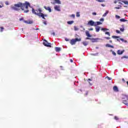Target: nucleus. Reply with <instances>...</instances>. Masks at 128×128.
Instances as JSON below:
<instances>
[{"mask_svg":"<svg viewBox=\"0 0 128 128\" xmlns=\"http://www.w3.org/2000/svg\"><path fill=\"white\" fill-rule=\"evenodd\" d=\"M32 12L33 14H36V16H40V18H44V20H46L44 16H46V15H44V14L42 13V8H38L34 10V8H32Z\"/></svg>","mask_w":128,"mask_h":128,"instance_id":"1","label":"nucleus"},{"mask_svg":"<svg viewBox=\"0 0 128 128\" xmlns=\"http://www.w3.org/2000/svg\"><path fill=\"white\" fill-rule=\"evenodd\" d=\"M12 10H24V3L18 2L17 4H14V6L12 7Z\"/></svg>","mask_w":128,"mask_h":128,"instance_id":"2","label":"nucleus"},{"mask_svg":"<svg viewBox=\"0 0 128 128\" xmlns=\"http://www.w3.org/2000/svg\"><path fill=\"white\" fill-rule=\"evenodd\" d=\"M24 6L26 10H24V12L25 14L30 12V10H28V6L29 8H32V6H30V4L28 2H26L24 3H23V8Z\"/></svg>","mask_w":128,"mask_h":128,"instance_id":"3","label":"nucleus"},{"mask_svg":"<svg viewBox=\"0 0 128 128\" xmlns=\"http://www.w3.org/2000/svg\"><path fill=\"white\" fill-rule=\"evenodd\" d=\"M51 4H62V2L60 0H51Z\"/></svg>","mask_w":128,"mask_h":128,"instance_id":"4","label":"nucleus"},{"mask_svg":"<svg viewBox=\"0 0 128 128\" xmlns=\"http://www.w3.org/2000/svg\"><path fill=\"white\" fill-rule=\"evenodd\" d=\"M88 26H96V22L92 20H90L88 23Z\"/></svg>","mask_w":128,"mask_h":128,"instance_id":"5","label":"nucleus"},{"mask_svg":"<svg viewBox=\"0 0 128 128\" xmlns=\"http://www.w3.org/2000/svg\"><path fill=\"white\" fill-rule=\"evenodd\" d=\"M54 10H56V12H60V6L56 5L54 6Z\"/></svg>","mask_w":128,"mask_h":128,"instance_id":"6","label":"nucleus"},{"mask_svg":"<svg viewBox=\"0 0 128 128\" xmlns=\"http://www.w3.org/2000/svg\"><path fill=\"white\" fill-rule=\"evenodd\" d=\"M102 40V39H100V38H92L90 39L92 42H98V40Z\"/></svg>","mask_w":128,"mask_h":128,"instance_id":"7","label":"nucleus"},{"mask_svg":"<svg viewBox=\"0 0 128 128\" xmlns=\"http://www.w3.org/2000/svg\"><path fill=\"white\" fill-rule=\"evenodd\" d=\"M43 44L45 46H47L48 48V41H46V40H43Z\"/></svg>","mask_w":128,"mask_h":128,"instance_id":"8","label":"nucleus"},{"mask_svg":"<svg viewBox=\"0 0 128 128\" xmlns=\"http://www.w3.org/2000/svg\"><path fill=\"white\" fill-rule=\"evenodd\" d=\"M124 52V50H118L117 54H119L120 56V54H122Z\"/></svg>","mask_w":128,"mask_h":128,"instance_id":"9","label":"nucleus"},{"mask_svg":"<svg viewBox=\"0 0 128 128\" xmlns=\"http://www.w3.org/2000/svg\"><path fill=\"white\" fill-rule=\"evenodd\" d=\"M82 44L84 46H86L88 45V41H84L82 42Z\"/></svg>","mask_w":128,"mask_h":128,"instance_id":"10","label":"nucleus"},{"mask_svg":"<svg viewBox=\"0 0 128 128\" xmlns=\"http://www.w3.org/2000/svg\"><path fill=\"white\" fill-rule=\"evenodd\" d=\"M86 34L88 38H92V35L90 34V32L88 30L86 31Z\"/></svg>","mask_w":128,"mask_h":128,"instance_id":"11","label":"nucleus"},{"mask_svg":"<svg viewBox=\"0 0 128 128\" xmlns=\"http://www.w3.org/2000/svg\"><path fill=\"white\" fill-rule=\"evenodd\" d=\"M76 40H74V39H72L71 40L70 42V44H72V46H74V44H76Z\"/></svg>","mask_w":128,"mask_h":128,"instance_id":"12","label":"nucleus"},{"mask_svg":"<svg viewBox=\"0 0 128 128\" xmlns=\"http://www.w3.org/2000/svg\"><path fill=\"white\" fill-rule=\"evenodd\" d=\"M95 30L96 32H100V27L96 26L95 28Z\"/></svg>","mask_w":128,"mask_h":128,"instance_id":"13","label":"nucleus"},{"mask_svg":"<svg viewBox=\"0 0 128 128\" xmlns=\"http://www.w3.org/2000/svg\"><path fill=\"white\" fill-rule=\"evenodd\" d=\"M100 24H102V23L100 22H95V26H100Z\"/></svg>","mask_w":128,"mask_h":128,"instance_id":"14","label":"nucleus"},{"mask_svg":"<svg viewBox=\"0 0 128 128\" xmlns=\"http://www.w3.org/2000/svg\"><path fill=\"white\" fill-rule=\"evenodd\" d=\"M120 2H122V0H115L114 4H117V2H118V4H122V3Z\"/></svg>","mask_w":128,"mask_h":128,"instance_id":"15","label":"nucleus"},{"mask_svg":"<svg viewBox=\"0 0 128 128\" xmlns=\"http://www.w3.org/2000/svg\"><path fill=\"white\" fill-rule=\"evenodd\" d=\"M113 90L114 92H118V86H114L113 88Z\"/></svg>","mask_w":128,"mask_h":128,"instance_id":"16","label":"nucleus"},{"mask_svg":"<svg viewBox=\"0 0 128 128\" xmlns=\"http://www.w3.org/2000/svg\"><path fill=\"white\" fill-rule=\"evenodd\" d=\"M55 50H56V52H60L61 48H58V47H56L55 48Z\"/></svg>","mask_w":128,"mask_h":128,"instance_id":"17","label":"nucleus"},{"mask_svg":"<svg viewBox=\"0 0 128 128\" xmlns=\"http://www.w3.org/2000/svg\"><path fill=\"white\" fill-rule=\"evenodd\" d=\"M76 42H80V40H82V38H76L74 39Z\"/></svg>","mask_w":128,"mask_h":128,"instance_id":"18","label":"nucleus"},{"mask_svg":"<svg viewBox=\"0 0 128 128\" xmlns=\"http://www.w3.org/2000/svg\"><path fill=\"white\" fill-rule=\"evenodd\" d=\"M106 46H107L108 48H114V46H111L110 44H106Z\"/></svg>","mask_w":128,"mask_h":128,"instance_id":"19","label":"nucleus"},{"mask_svg":"<svg viewBox=\"0 0 128 128\" xmlns=\"http://www.w3.org/2000/svg\"><path fill=\"white\" fill-rule=\"evenodd\" d=\"M120 21L122 22H128V20H124V18H121L120 20Z\"/></svg>","mask_w":128,"mask_h":128,"instance_id":"20","label":"nucleus"},{"mask_svg":"<svg viewBox=\"0 0 128 128\" xmlns=\"http://www.w3.org/2000/svg\"><path fill=\"white\" fill-rule=\"evenodd\" d=\"M101 30H102V32H106V30H109L106 28H101Z\"/></svg>","mask_w":128,"mask_h":128,"instance_id":"21","label":"nucleus"},{"mask_svg":"<svg viewBox=\"0 0 128 128\" xmlns=\"http://www.w3.org/2000/svg\"><path fill=\"white\" fill-rule=\"evenodd\" d=\"M74 22V21H69L67 22V24H72Z\"/></svg>","mask_w":128,"mask_h":128,"instance_id":"22","label":"nucleus"},{"mask_svg":"<svg viewBox=\"0 0 128 128\" xmlns=\"http://www.w3.org/2000/svg\"><path fill=\"white\" fill-rule=\"evenodd\" d=\"M76 16L77 18H80V12H77L76 13Z\"/></svg>","mask_w":128,"mask_h":128,"instance_id":"23","label":"nucleus"},{"mask_svg":"<svg viewBox=\"0 0 128 128\" xmlns=\"http://www.w3.org/2000/svg\"><path fill=\"white\" fill-rule=\"evenodd\" d=\"M108 14V11L106 12H105V13L102 15V16H103V17L106 16V14Z\"/></svg>","mask_w":128,"mask_h":128,"instance_id":"24","label":"nucleus"},{"mask_svg":"<svg viewBox=\"0 0 128 128\" xmlns=\"http://www.w3.org/2000/svg\"><path fill=\"white\" fill-rule=\"evenodd\" d=\"M70 18H76V15L74 14H72V15L70 16Z\"/></svg>","mask_w":128,"mask_h":128,"instance_id":"25","label":"nucleus"},{"mask_svg":"<svg viewBox=\"0 0 128 128\" xmlns=\"http://www.w3.org/2000/svg\"><path fill=\"white\" fill-rule=\"evenodd\" d=\"M0 32H4V27H0Z\"/></svg>","mask_w":128,"mask_h":128,"instance_id":"26","label":"nucleus"},{"mask_svg":"<svg viewBox=\"0 0 128 128\" xmlns=\"http://www.w3.org/2000/svg\"><path fill=\"white\" fill-rule=\"evenodd\" d=\"M24 22L26 23V24H32V21H30V22H28V21H24Z\"/></svg>","mask_w":128,"mask_h":128,"instance_id":"27","label":"nucleus"},{"mask_svg":"<svg viewBox=\"0 0 128 128\" xmlns=\"http://www.w3.org/2000/svg\"><path fill=\"white\" fill-rule=\"evenodd\" d=\"M74 30H78V27H76V26H74Z\"/></svg>","mask_w":128,"mask_h":128,"instance_id":"28","label":"nucleus"},{"mask_svg":"<svg viewBox=\"0 0 128 128\" xmlns=\"http://www.w3.org/2000/svg\"><path fill=\"white\" fill-rule=\"evenodd\" d=\"M97 2H104V0H96Z\"/></svg>","mask_w":128,"mask_h":128,"instance_id":"29","label":"nucleus"},{"mask_svg":"<svg viewBox=\"0 0 128 128\" xmlns=\"http://www.w3.org/2000/svg\"><path fill=\"white\" fill-rule=\"evenodd\" d=\"M122 2H124V4H128V1H122Z\"/></svg>","mask_w":128,"mask_h":128,"instance_id":"30","label":"nucleus"},{"mask_svg":"<svg viewBox=\"0 0 128 128\" xmlns=\"http://www.w3.org/2000/svg\"><path fill=\"white\" fill-rule=\"evenodd\" d=\"M121 58H122H122H128V56H122V57Z\"/></svg>","mask_w":128,"mask_h":128,"instance_id":"31","label":"nucleus"},{"mask_svg":"<svg viewBox=\"0 0 128 128\" xmlns=\"http://www.w3.org/2000/svg\"><path fill=\"white\" fill-rule=\"evenodd\" d=\"M116 18H117L118 20L120 18V16H118V15H116Z\"/></svg>","mask_w":128,"mask_h":128,"instance_id":"32","label":"nucleus"},{"mask_svg":"<svg viewBox=\"0 0 128 128\" xmlns=\"http://www.w3.org/2000/svg\"><path fill=\"white\" fill-rule=\"evenodd\" d=\"M105 34H108L109 36H110V34L109 33V32H106Z\"/></svg>","mask_w":128,"mask_h":128,"instance_id":"33","label":"nucleus"},{"mask_svg":"<svg viewBox=\"0 0 128 128\" xmlns=\"http://www.w3.org/2000/svg\"><path fill=\"white\" fill-rule=\"evenodd\" d=\"M91 56H98V53H96L94 54H91Z\"/></svg>","mask_w":128,"mask_h":128,"instance_id":"34","label":"nucleus"},{"mask_svg":"<svg viewBox=\"0 0 128 128\" xmlns=\"http://www.w3.org/2000/svg\"><path fill=\"white\" fill-rule=\"evenodd\" d=\"M112 38H118V36H112Z\"/></svg>","mask_w":128,"mask_h":128,"instance_id":"35","label":"nucleus"},{"mask_svg":"<svg viewBox=\"0 0 128 128\" xmlns=\"http://www.w3.org/2000/svg\"><path fill=\"white\" fill-rule=\"evenodd\" d=\"M44 8H45V10H48V6H44Z\"/></svg>","mask_w":128,"mask_h":128,"instance_id":"36","label":"nucleus"},{"mask_svg":"<svg viewBox=\"0 0 128 128\" xmlns=\"http://www.w3.org/2000/svg\"><path fill=\"white\" fill-rule=\"evenodd\" d=\"M112 54L114 56H116V54L114 51H112Z\"/></svg>","mask_w":128,"mask_h":128,"instance_id":"37","label":"nucleus"},{"mask_svg":"<svg viewBox=\"0 0 128 128\" xmlns=\"http://www.w3.org/2000/svg\"><path fill=\"white\" fill-rule=\"evenodd\" d=\"M120 32H124V28H120Z\"/></svg>","mask_w":128,"mask_h":128,"instance_id":"38","label":"nucleus"},{"mask_svg":"<svg viewBox=\"0 0 128 128\" xmlns=\"http://www.w3.org/2000/svg\"><path fill=\"white\" fill-rule=\"evenodd\" d=\"M92 16H96V12H93L92 13Z\"/></svg>","mask_w":128,"mask_h":128,"instance_id":"39","label":"nucleus"},{"mask_svg":"<svg viewBox=\"0 0 128 128\" xmlns=\"http://www.w3.org/2000/svg\"><path fill=\"white\" fill-rule=\"evenodd\" d=\"M52 36H56V33H54V32H53L52 33H51Z\"/></svg>","mask_w":128,"mask_h":128,"instance_id":"40","label":"nucleus"},{"mask_svg":"<svg viewBox=\"0 0 128 128\" xmlns=\"http://www.w3.org/2000/svg\"><path fill=\"white\" fill-rule=\"evenodd\" d=\"M104 18H101L100 19V22H104Z\"/></svg>","mask_w":128,"mask_h":128,"instance_id":"41","label":"nucleus"},{"mask_svg":"<svg viewBox=\"0 0 128 128\" xmlns=\"http://www.w3.org/2000/svg\"><path fill=\"white\" fill-rule=\"evenodd\" d=\"M106 78H107L108 80H112V78H110L108 76H107Z\"/></svg>","mask_w":128,"mask_h":128,"instance_id":"42","label":"nucleus"},{"mask_svg":"<svg viewBox=\"0 0 128 128\" xmlns=\"http://www.w3.org/2000/svg\"><path fill=\"white\" fill-rule=\"evenodd\" d=\"M116 32L117 34H120V31L118 30H116Z\"/></svg>","mask_w":128,"mask_h":128,"instance_id":"43","label":"nucleus"},{"mask_svg":"<svg viewBox=\"0 0 128 128\" xmlns=\"http://www.w3.org/2000/svg\"><path fill=\"white\" fill-rule=\"evenodd\" d=\"M48 48H52V44L48 43Z\"/></svg>","mask_w":128,"mask_h":128,"instance_id":"44","label":"nucleus"},{"mask_svg":"<svg viewBox=\"0 0 128 128\" xmlns=\"http://www.w3.org/2000/svg\"><path fill=\"white\" fill-rule=\"evenodd\" d=\"M48 12H52V9L50 8H48Z\"/></svg>","mask_w":128,"mask_h":128,"instance_id":"45","label":"nucleus"},{"mask_svg":"<svg viewBox=\"0 0 128 128\" xmlns=\"http://www.w3.org/2000/svg\"><path fill=\"white\" fill-rule=\"evenodd\" d=\"M105 38H106V40H110V37H105Z\"/></svg>","mask_w":128,"mask_h":128,"instance_id":"46","label":"nucleus"},{"mask_svg":"<svg viewBox=\"0 0 128 128\" xmlns=\"http://www.w3.org/2000/svg\"><path fill=\"white\" fill-rule=\"evenodd\" d=\"M114 118L115 120H118V118L117 116H115Z\"/></svg>","mask_w":128,"mask_h":128,"instance_id":"47","label":"nucleus"},{"mask_svg":"<svg viewBox=\"0 0 128 128\" xmlns=\"http://www.w3.org/2000/svg\"><path fill=\"white\" fill-rule=\"evenodd\" d=\"M5 4H6V6H8V4H9L8 2H6Z\"/></svg>","mask_w":128,"mask_h":128,"instance_id":"48","label":"nucleus"},{"mask_svg":"<svg viewBox=\"0 0 128 128\" xmlns=\"http://www.w3.org/2000/svg\"><path fill=\"white\" fill-rule=\"evenodd\" d=\"M85 40H92V38H88V37H87V38H85Z\"/></svg>","mask_w":128,"mask_h":128,"instance_id":"49","label":"nucleus"},{"mask_svg":"<svg viewBox=\"0 0 128 128\" xmlns=\"http://www.w3.org/2000/svg\"><path fill=\"white\" fill-rule=\"evenodd\" d=\"M65 40H66V42H68V41L70 40H68V38H65Z\"/></svg>","mask_w":128,"mask_h":128,"instance_id":"50","label":"nucleus"},{"mask_svg":"<svg viewBox=\"0 0 128 128\" xmlns=\"http://www.w3.org/2000/svg\"><path fill=\"white\" fill-rule=\"evenodd\" d=\"M115 8L116 10H120V7H116Z\"/></svg>","mask_w":128,"mask_h":128,"instance_id":"51","label":"nucleus"},{"mask_svg":"<svg viewBox=\"0 0 128 128\" xmlns=\"http://www.w3.org/2000/svg\"><path fill=\"white\" fill-rule=\"evenodd\" d=\"M88 30H94V28H90L88 29Z\"/></svg>","mask_w":128,"mask_h":128,"instance_id":"52","label":"nucleus"},{"mask_svg":"<svg viewBox=\"0 0 128 128\" xmlns=\"http://www.w3.org/2000/svg\"><path fill=\"white\" fill-rule=\"evenodd\" d=\"M120 40H122V42H124V40L122 38H120Z\"/></svg>","mask_w":128,"mask_h":128,"instance_id":"53","label":"nucleus"},{"mask_svg":"<svg viewBox=\"0 0 128 128\" xmlns=\"http://www.w3.org/2000/svg\"><path fill=\"white\" fill-rule=\"evenodd\" d=\"M70 62H74V61L72 59L70 60Z\"/></svg>","mask_w":128,"mask_h":128,"instance_id":"54","label":"nucleus"},{"mask_svg":"<svg viewBox=\"0 0 128 128\" xmlns=\"http://www.w3.org/2000/svg\"><path fill=\"white\" fill-rule=\"evenodd\" d=\"M101 6H105L104 4H102Z\"/></svg>","mask_w":128,"mask_h":128,"instance_id":"55","label":"nucleus"},{"mask_svg":"<svg viewBox=\"0 0 128 128\" xmlns=\"http://www.w3.org/2000/svg\"><path fill=\"white\" fill-rule=\"evenodd\" d=\"M89 80L92 81V79H88V82Z\"/></svg>","mask_w":128,"mask_h":128,"instance_id":"56","label":"nucleus"},{"mask_svg":"<svg viewBox=\"0 0 128 128\" xmlns=\"http://www.w3.org/2000/svg\"><path fill=\"white\" fill-rule=\"evenodd\" d=\"M24 20V18H22L20 19V20Z\"/></svg>","mask_w":128,"mask_h":128,"instance_id":"57","label":"nucleus"},{"mask_svg":"<svg viewBox=\"0 0 128 128\" xmlns=\"http://www.w3.org/2000/svg\"><path fill=\"white\" fill-rule=\"evenodd\" d=\"M124 42H128V41L126 40H124Z\"/></svg>","mask_w":128,"mask_h":128,"instance_id":"58","label":"nucleus"},{"mask_svg":"<svg viewBox=\"0 0 128 128\" xmlns=\"http://www.w3.org/2000/svg\"><path fill=\"white\" fill-rule=\"evenodd\" d=\"M44 24H46V22H44Z\"/></svg>","mask_w":128,"mask_h":128,"instance_id":"59","label":"nucleus"},{"mask_svg":"<svg viewBox=\"0 0 128 128\" xmlns=\"http://www.w3.org/2000/svg\"><path fill=\"white\" fill-rule=\"evenodd\" d=\"M122 82H125L124 79L122 78Z\"/></svg>","mask_w":128,"mask_h":128,"instance_id":"60","label":"nucleus"},{"mask_svg":"<svg viewBox=\"0 0 128 128\" xmlns=\"http://www.w3.org/2000/svg\"><path fill=\"white\" fill-rule=\"evenodd\" d=\"M89 84H90V86H92V84H90V82H89Z\"/></svg>","mask_w":128,"mask_h":128,"instance_id":"61","label":"nucleus"},{"mask_svg":"<svg viewBox=\"0 0 128 128\" xmlns=\"http://www.w3.org/2000/svg\"><path fill=\"white\" fill-rule=\"evenodd\" d=\"M110 42H112V41L111 40H110Z\"/></svg>","mask_w":128,"mask_h":128,"instance_id":"62","label":"nucleus"},{"mask_svg":"<svg viewBox=\"0 0 128 128\" xmlns=\"http://www.w3.org/2000/svg\"><path fill=\"white\" fill-rule=\"evenodd\" d=\"M2 8V6L0 5V8Z\"/></svg>","mask_w":128,"mask_h":128,"instance_id":"63","label":"nucleus"},{"mask_svg":"<svg viewBox=\"0 0 128 128\" xmlns=\"http://www.w3.org/2000/svg\"><path fill=\"white\" fill-rule=\"evenodd\" d=\"M80 28H83L82 26H80Z\"/></svg>","mask_w":128,"mask_h":128,"instance_id":"64","label":"nucleus"}]
</instances>
